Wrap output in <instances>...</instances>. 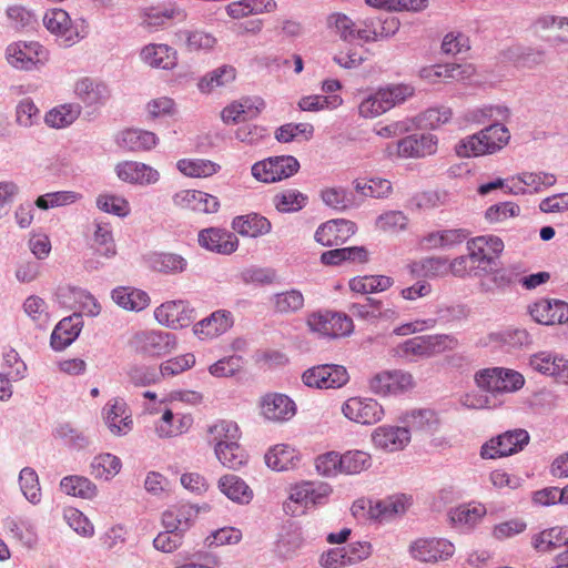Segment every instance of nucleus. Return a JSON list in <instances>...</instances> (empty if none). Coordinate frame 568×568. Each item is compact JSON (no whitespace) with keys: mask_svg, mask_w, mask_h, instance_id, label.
<instances>
[{"mask_svg":"<svg viewBox=\"0 0 568 568\" xmlns=\"http://www.w3.org/2000/svg\"><path fill=\"white\" fill-rule=\"evenodd\" d=\"M215 455L221 464L231 469H237L246 463L247 456L244 449L236 442H229V445L219 443L215 445Z\"/></svg>","mask_w":568,"mask_h":568,"instance_id":"obj_53","label":"nucleus"},{"mask_svg":"<svg viewBox=\"0 0 568 568\" xmlns=\"http://www.w3.org/2000/svg\"><path fill=\"white\" fill-rule=\"evenodd\" d=\"M529 314L542 325L561 324L568 321V303L541 298L529 306Z\"/></svg>","mask_w":568,"mask_h":568,"instance_id":"obj_18","label":"nucleus"},{"mask_svg":"<svg viewBox=\"0 0 568 568\" xmlns=\"http://www.w3.org/2000/svg\"><path fill=\"white\" fill-rule=\"evenodd\" d=\"M400 27L399 20L389 12H379L365 18L358 28L359 40L378 41L393 37Z\"/></svg>","mask_w":568,"mask_h":568,"instance_id":"obj_10","label":"nucleus"},{"mask_svg":"<svg viewBox=\"0 0 568 568\" xmlns=\"http://www.w3.org/2000/svg\"><path fill=\"white\" fill-rule=\"evenodd\" d=\"M463 72L462 65L459 64H435L422 68L419 77L428 83H438L449 80H459L463 78Z\"/></svg>","mask_w":568,"mask_h":568,"instance_id":"obj_49","label":"nucleus"},{"mask_svg":"<svg viewBox=\"0 0 568 568\" xmlns=\"http://www.w3.org/2000/svg\"><path fill=\"white\" fill-rule=\"evenodd\" d=\"M504 58L517 65L532 68L545 61V50L531 47L513 45L504 51Z\"/></svg>","mask_w":568,"mask_h":568,"instance_id":"obj_44","label":"nucleus"},{"mask_svg":"<svg viewBox=\"0 0 568 568\" xmlns=\"http://www.w3.org/2000/svg\"><path fill=\"white\" fill-rule=\"evenodd\" d=\"M477 386L493 397L505 393H514L525 384L524 376L517 371L504 367L485 368L476 373Z\"/></svg>","mask_w":568,"mask_h":568,"instance_id":"obj_4","label":"nucleus"},{"mask_svg":"<svg viewBox=\"0 0 568 568\" xmlns=\"http://www.w3.org/2000/svg\"><path fill=\"white\" fill-rule=\"evenodd\" d=\"M531 544L538 552H549L567 547L557 556V565L552 568H568V527H552L542 530L532 537Z\"/></svg>","mask_w":568,"mask_h":568,"instance_id":"obj_12","label":"nucleus"},{"mask_svg":"<svg viewBox=\"0 0 568 568\" xmlns=\"http://www.w3.org/2000/svg\"><path fill=\"white\" fill-rule=\"evenodd\" d=\"M409 500L410 498L404 494L369 500L367 514L371 518L379 521L388 520L398 514H404Z\"/></svg>","mask_w":568,"mask_h":568,"instance_id":"obj_28","label":"nucleus"},{"mask_svg":"<svg viewBox=\"0 0 568 568\" xmlns=\"http://www.w3.org/2000/svg\"><path fill=\"white\" fill-rule=\"evenodd\" d=\"M376 447L386 452L404 449L410 442V430L407 427L379 426L372 436Z\"/></svg>","mask_w":568,"mask_h":568,"instance_id":"obj_21","label":"nucleus"},{"mask_svg":"<svg viewBox=\"0 0 568 568\" xmlns=\"http://www.w3.org/2000/svg\"><path fill=\"white\" fill-rule=\"evenodd\" d=\"M82 199V195L74 191H57L40 195L36 200V206L41 210H49L71 205Z\"/></svg>","mask_w":568,"mask_h":568,"instance_id":"obj_59","label":"nucleus"},{"mask_svg":"<svg viewBox=\"0 0 568 568\" xmlns=\"http://www.w3.org/2000/svg\"><path fill=\"white\" fill-rule=\"evenodd\" d=\"M202 247L220 254H231L236 251L239 240L233 233L221 229H205L199 233Z\"/></svg>","mask_w":568,"mask_h":568,"instance_id":"obj_25","label":"nucleus"},{"mask_svg":"<svg viewBox=\"0 0 568 568\" xmlns=\"http://www.w3.org/2000/svg\"><path fill=\"white\" fill-rule=\"evenodd\" d=\"M510 139L508 129L501 123L490 124L478 133L462 139L455 146L460 158L493 154L501 150Z\"/></svg>","mask_w":568,"mask_h":568,"instance_id":"obj_1","label":"nucleus"},{"mask_svg":"<svg viewBox=\"0 0 568 568\" xmlns=\"http://www.w3.org/2000/svg\"><path fill=\"white\" fill-rule=\"evenodd\" d=\"M211 442L229 445V442H236L240 438V429L232 420H219L209 429Z\"/></svg>","mask_w":568,"mask_h":568,"instance_id":"obj_63","label":"nucleus"},{"mask_svg":"<svg viewBox=\"0 0 568 568\" xmlns=\"http://www.w3.org/2000/svg\"><path fill=\"white\" fill-rule=\"evenodd\" d=\"M234 320L230 311L219 310L193 326L194 334L201 339H212L226 333Z\"/></svg>","mask_w":568,"mask_h":568,"instance_id":"obj_20","label":"nucleus"},{"mask_svg":"<svg viewBox=\"0 0 568 568\" xmlns=\"http://www.w3.org/2000/svg\"><path fill=\"white\" fill-rule=\"evenodd\" d=\"M298 462L300 456L296 449L285 444L275 445L265 454L266 465L277 471L294 468Z\"/></svg>","mask_w":568,"mask_h":568,"instance_id":"obj_37","label":"nucleus"},{"mask_svg":"<svg viewBox=\"0 0 568 568\" xmlns=\"http://www.w3.org/2000/svg\"><path fill=\"white\" fill-rule=\"evenodd\" d=\"M122 463L119 457L110 453L95 456L90 465L91 475L95 479L110 480L121 470Z\"/></svg>","mask_w":568,"mask_h":568,"instance_id":"obj_50","label":"nucleus"},{"mask_svg":"<svg viewBox=\"0 0 568 568\" xmlns=\"http://www.w3.org/2000/svg\"><path fill=\"white\" fill-rule=\"evenodd\" d=\"M409 551L416 560L435 564L450 558L455 552V547L444 538H419L412 542Z\"/></svg>","mask_w":568,"mask_h":568,"instance_id":"obj_13","label":"nucleus"},{"mask_svg":"<svg viewBox=\"0 0 568 568\" xmlns=\"http://www.w3.org/2000/svg\"><path fill=\"white\" fill-rule=\"evenodd\" d=\"M105 423L112 434L122 436L132 429V419L126 414V404L122 399L108 403L105 408Z\"/></svg>","mask_w":568,"mask_h":568,"instance_id":"obj_32","label":"nucleus"},{"mask_svg":"<svg viewBox=\"0 0 568 568\" xmlns=\"http://www.w3.org/2000/svg\"><path fill=\"white\" fill-rule=\"evenodd\" d=\"M486 515V508L478 503L460 505L448 513L453 527L460 531L473 530Z\"/></svg>","mask_w":568,"mask_h":568,"instance_id":"obj_30","label":"nucleus"},{"mask_svg":"<svg viewBox=\"0 0 568 568\" xmlns=\"http://www.w3.org/2000/svg\"><path fill=\"white\" fill-rule=\"evenodd\" d=\"M489 339L507 351L528 346L532 342L530 334L525 328H507L490 333Z\"/></svg>","mask_w":568,"mask_h":568,"instance_id":"obj_43","label":"nucleus"},{"mask_svg":"<svg viewBox=\"0 0 568 568\" xmlns=\"http://www.w3.org/2000/svg\"><path fill=\"white\" fill-rule=\"evenodd\" d=\"M342 412L346 418L363 425L379 422L384 415L383 407L373 398L352 397L347 399Z\"/></svg>","mask_w":568,"mask_h":568,"instance_id":"obj_15","label":"nucleus"},{"mask_svg":"<svg viewBox=\"0 0 568 568\" xmlns=\"http://www.w3.org/2000/svg\"><path fill=\"white\" fill-rule=\"evenodd\" d=\"M81 113V106L77 103H65L51 109L45 113L44 122L53 129H63L71 125Z\"/></svg>","mask_w":568,"mask_h":568,"instance_id":"obj_46","label":"nucleus"},{"mask_svg":"<svg viewBox=\"0 0 568 568\" xmlns=\"http://www.w3.org/2000/svg\"><path fill=\"white\" fill-rule=\"evenodd\" d=\"M311 331L323 336L337 338L349 335L354 325L351 317L341 313H314L307 318Z\"/></svg>","mask_w":568,"mask_h":568,"instance_id":"obj_9","label":"nucleus"},{"mask_svg":"<svg viewBox=\"0 0 568 568\" xmlns=\"http://www.w3.org/2000/svg\"><path fill=\"white\" fill-rule=\"evenodd\" d=\"M357 231L353 221L336 219L321 224L315 232V241L324 246H334L346 242Z\"/></svg>","mask_w":568,"mask_h":568,"instance_id":"obj_17","label":"nucleus"},{"mask_svg":"<svg viewBox=\"0 0 568 568\" xmlns=\"http://www.w3.org/2000/svg\"><path fill=\"white\" fill-rule=\"evenodd\" d=\"M43 24L48 31L57 37L60 45L72 47L88 34V24L83 19L71 20L69 13L62 9H52L45 12Z\"/></svg>","mask_w":568,"mask_h":568,"instance_id":"obj_3","label":"nucleus"},{"mask_svg":"<svg viewBox=\"0 0 568 568\" xmlns=\"http://www.w3.org/2000/svg\"><path fill=\"white\" fill-rule=\"evenodd\" d=\"M333 488L322 480H302L290 487L287 499L283 504L285 514L298 516L306 509L327 503Z\"/></svg>","mask_w":568,"mask_h":568,"instance_id":"obj_2","label":"nucleus"},{"mask_svg":"<svg viewBox=\"0 0 568 568\" xmlns=\"http://www.w3.org/2000/svg\"><path fill=\"white\" fill-rule=\"evenodd\" d=\"M529 365L534 371L560 378L565 373L567 359L548 352H539L530 357Z\"/></svg>","mask_w":568,"mask_h":568,"instance_id":"obj_42","label":"nucleus"},{"mask_svg":"<svg viewBox=\"0 0 568 568\" xmlns=\"http://www.w3.org/2000/svg\"><path fill=\"white\" fill-rule=\"evenodd\" d=\"M321 197L327 206L338 212L355 209L362 204L361 197H357L352 190L342 186L323 190Z\"/></svg>","mask_w":568,"mask_h":568,"instance_id":"obj_36","label":"nucleus"},{"mask_svg":"<svg viewBox=\"0 0 568 568\" xmlns=\"http://www.w3.org/2000/svg\"><path fill=\"white\" fill-rule=\"evenodd\" d=\"M8 62L21 70H33L48 59L47 50L39 42H19L7 48Z\"/></svg>","mask_w":568,"mask_h":568,"instance_id":"obj_11","label":"nucleus"},{"mask_svg":"<svg viewBox=\"0 0 568 568\" xmlns=\"http://www.w3.org/2000/svg\"><path fill=\"white\" fill-rule=\"evenodd\" d=\"M263 416L273 422L291 419L296 412L295 403L284 394H268L261 404Z\"/></svg>","mask_w":568,"mask_h":568,"instance_id":"obj_29","label":"nucleus"},{"mask_svg":"<svg viewBox=\"0 0 568 568\" xmlns=\"http://www.w3.org/2000/svg\"><path fill=\"white\" fill-rule=\"evenodd\" d=\"M61 490L73 497L93 499L98 495V488L89 478L78 475L65 476L60 481Z\"/></svg>","mask_w":568,"mask_h":568,"instance_id":"obj_45","label":"nucleus"},{"mask_svg":"<svg viewBox=\"0 0 568 568\" xmlns=\"http://www.w3.org/2000/svg\"><path fill=\"white\" fill-rule=\"evenodd\" d=\"M116 143L120 148L128 151H149L155 146L158 138L150 131L128 129L118 135Z\"/></svg>","mask_w":568,"mask_h":568,"instance_id":"obj_34","label":"nucleus"},{"mask_svg":"<svg viewBox=\"0 0 568 568\" xmlns=\"http://www.w3.org/2000/svg\"><path fill=\"white\" fill-rule=\"evenodd\" d=\"M413 386V376L403 371L381 372L369 379V388L382 396L397 395Z\"/></svg>","mask_w":568,"mask_h":568,"instance_id":"obj_16","label":"nucleus"},{"mask_svg":"<svg viewBox=\"0 0 568 568\" xmlns=\"http://www.w3.org/2000/svg\"><path fill=\"white\" fill-rule=\"evenodd\" d=\"M176 206L202 213H215L220 207L216 196L196 190H183L173 196Z\"/></svg>","mask_w":568,"mask_h":568,"instance_id":"obj_23","label":"nucleus"},{"mask_svg":"<svg viewBox=\"0 0 568 568\" xmlns=\"http://www.w3.org/2000/svg\"><path fill=\"white\" fill-rule=\"evenodd\" d=\"M394 284V280L386 275H366L349 281V288L361 294L384 292Z\"/></svg>","mask_w":568,"mask_h":568,"instance_id":"obj_51","label":"nucleus"},{"mask_svg":"<svg viewBox=\"0 0 568 568\" xmlns=\"http://www.w3.org/2000/svg\"><path fill=\"white\" fill-rule=\"evenodd\" d=\"M327 28L334 30L346 42L359 40L358 28L345 13L334 12L326 19Z\"/></svg>","mask_w":568,"mask_h":568,"instance_id":"obj_55","label":"nucleus"},{"mask_svg":"<svg viewBox=\"0 0 568 568\" xmlns=\"http://www.w3.org/2000/svg\"><path fill=\"white\" fill-rule=\"evenodd\" d=\"M529 439L525 429L507 430L486 442L480 448V456L484 459H496L517 454L528 445Z\"/></svg>","mask_w":568,"mask_h":568,"instance_id":"obj_5","label":"nucleus"},{"mask_svg":"<svg viewBox=\"0 0 568 568\" xmlns=\"http://www.w3.org/2000/svg\"><path fill=\"white\" fill-rule=\"evenodd\" d=\"M82 327L83 320L81 313H73L70 316L62 318L51 333V347L57 352L65 349L78 338Z\"/></svg>","mask_w":568,"mask_h":568,"instance_id":"obj_19","label":"nucleus"},{"mask_svg":"<svg viewBox=\"0 0 568 568\" xmlns=\"http://www.w3.org/2000/svg\"><path fill=\"white\" fill-rule=\"evenodd\" d=\"M74 94L87 106L103 105L110 98L109 88L91 78L78 80L74 85Z\"/></svg>","mask_w":568,"mask_h":568,"instance_id":"obj_31","label":"nucleus"},{"mask_svg":"<svg viewBox=\"0 0 568 568\" xmlns=\"http://www.w3.org/2000/svg\"><path fill=\"white\" fill-rule=\"evenodd\" d=\"M232 227L244 236L257 237L267 234L271 231V222L257 214L236 216L232 222Z\"/></svg>","mask_w":568,"mask_h":568,"instance_id":"obj_39","label":"nucleus"},{"mask_svg":"<svg viewBox=\"0 0 568 568\" xmlns=\"http://www.w3.org/2000/svg\"><path fill=\"white\" fill-rule=\"evenodd\" d=\"M404 422L405 427L412 430L435 433L439 427V418L432 409H413L407 413Z\"/></svg>","mask_w":568,"mask_h":568,"instance_id":"obj_47","label":"nucleus"},{"mask_svg":"<svg viewBox=\"0 0 568 568\" xmlns=\"http://www.w3.org/2000/svg\"><path fill=\"white\" fill-rule=\"evenodd\" d=\"M19 485L26 499L38 505L41 501V488L37 471L31 467H24L19 474Z\"/></svg>","mask_w":568,"mask_h":568,"instance_id":"obj_56","label":"nucleus"},{"mask_svg":"<svg viewBox=\"0 0 568 568\" xmlns=\"http://www.w3.org/2000/svg\"><path fill=\"white\" fill-rule=\"evenodd\" d=\"M303 383L313 388H339L349 381L346 368L342 365L322 364L306 369L302 375Z\"/></svg>","mask_w":568,"mask_h":568,"instance_id":"obj_8","label":"nucleus"},{"mask_svg":"<svg viewBox=\"0 0 568 568\" xmlns=\"http://www.w3.org/2000/svg\"><path fill=\"white\" fill-rule=\"evenodd\" d=\"M219 489L229 499L237 504H248L253 498V490L239 476L227 474L219 479Z\"/></svg>","mask_w":568,"mask_h":568,"instance_id":"obj_35","label":"nucleus"},{"mask_svg":"<svg viewBox=\"0 0 568 568\" xmlns=\"http://www.w3.org/2000/svg\"><path fill=\"white\" fill-rule=\"evenodd\" d=\"M94 225L93 247L95 253L106 258L114 257L116 248L110 225L102 222H95Z\"/></svg>","mask_w":568,"mask_h":568,"instance_id":"obj_54","label":"nucleus"},{"mask_svg":"<svg viewBox=\"0 0 568 568\" xmlns=\"http://www.w3.org/2000/svg\"><path fill=\"white\" fill-rule=\"evenodd\" d=\"M174 43L192 52L210 50L215 45L216 40L212 34L201 30H180L174 34Z\"/></svg>","mask_w":568,"mask_h":568,"instance_id":"obj_41","label":"nucleus"},{"mask_svg":"<svg viewBox=\"0 0 568 568\" xmlns=\"http://www.w3.org/2000/svg\"><path fill=\"white\" fill-rule=\"evenodd\" d=\"M154 317L161 325L178 329L194 321V310L185 301H168L155 308Z\"/></svg>","mask_w":568,"mask_h":568,"instance_id":"obj_14","label":"nucleus"},{"mask_svg":"<svg viewBox=\"0 0 568 568\" xmlns=\"http://www.w3.org/2000/svg\"><path fill=\"white\" fill-rule=\"evenodd\" d=\"M111 296L115 304L128 311L140 312L150 303V297L145 292L131 287H116L112 291Z\"/></svg>","mask_w":568,"mask_h":568,"instance_id":"obj_40","label":"nucleus"},{"mask_svg":"<svg viewBox=\"0 0 568 568\" xmlns=\"http://www.w3.org/2000/svg\"><path fill=\"white\" fill-rule=\"evenodd\" d=\"M151 268L162 273H181L186 266V260L175 253H152L148 257Z\"/></svg>","mask_w":568,"mask_h":568,"instance_id":"obj_52","label":"nucleus"},{"mask_svg":"<svg viewBox=\"0 0 568 568\" xmlns=\"http://www.w3.org/2000/svg\"><path fill=\"white\" fill-rule=\"evenodd\" d=\"M97 207L105 213L124 217L130 213L129 202L115 194L103 193L98 195L95 201Z\"/></svg>","mask_w":568,"mask_h":568,"instance_id":"obj_62","label":"nucleus"},{"mask_svg":"<svg viewBox=\"0 0 568 568\" xmlns=\"http://www.w3.org/2000/svg\"><path fill=\"white\" fill-rule=\"evenodd\" d=\"M274 310L282 314L295 313L304 306V296L301 291L292 288L272 296Z\"/></svg>","mask_w":568,"mask_h":568,"instance_id":"obj_58","label":"nucleus"},{"mask_svg":"<svg viewBox=\"0 0 568 568\" xmlns=\"http://www.w3.org/2000/svg\"><path fill=\"white\" fill-rule=\"evenodd\" d=\"M413 87L406 84H395L378 90L379 101H382L385 112L396 104L404 102L414 94Z\"/></svg>","mask_w":568,"mask_h":568,"instance_id":"obj_61","label":"nucleus"},{"mask_svg":"<svg viewBox=\"0 0 568 568\" xmlns=\"http://www.w3.org/2000/svg\"><path fill=\"white\" fill-rule=\"evenodd\" d=\"M447 338L446 335L415 336L398 344L394 352L402 359L415 362L442 353L446 348Z\"/></svg>","mask_w":568,"mask_h":568,"instance_id":"obj_6","label":"nucleus"},{"mask_svg":"<svg viewBox=\"0 0 568 568\" xmlns=\"http://www.w3.org/2000/svg\"><path fill=\"white\" fill-rule=\"evenodd\" d=\"M115 172L120 180L134 184H154L160 179V173L155 169L134 161L119 163L115 168Z\"/></svg>","mask_w":568,"mask_h":568,"instance_id":"obj_27","label":"nucleus"},{"mask_svg":"<svg viewBox=\"0 0 568 568\" xmlns=\"http://www.w3.org/2000/svg\"><path fill=\"white\" fill-rule=\"evenodd\" d=\"M131 345L142 355L160 357L175 349L176 337L164 331H141L134 334Z\"/></svg>","mask_w":568,"mask_h":568,"instance_id":"obj_7","label":"nucleus"},{"mask_svg":"<svg viewBox=\"0 0 568 568\" xmlns=\"http://www.w3.org/2000/svg\"><path fill=\"white\" fill-rule=\"evenodd\" d=\"M307 202V196L297 190H286L276 194L273 203L278 212L293 213L302 210Z\"/></svg>","mask_w":568,"mask_h":568,"instance_id":"obj_60","label":"nucleus"},{"mask_svg":"<svg viewBox=\"0 0 568 568\" xmlns=\"http://www.w3.org/2000/svg\"><path fill=\"white\" fill-rule=\"evenodd\" d=\"M178 170L190 178H209L217 173L220 164L206 159H181L176 163Z\"/></svg>","mask_w":568,"mask_h":568,"instance_id":"obj_48","label":"nucleus"},{"mask_svg":"<svg viewBox=\"0 0 568 568\" xmlns=\"http://www.w3.org/2000/svg\"><path fill=\"white\" fill-rule=\"evenodd\" d=\"M304 536L301 526L287 521L281 527L274 545V551L283 559L292 558L304 545Z\"/></svg>","mask_w":568,"mask_h":568,"instance_id":"obj_24","label":"nucleus"},{"mask_svg":"<svg viewBox=\"0 0 568 568\" xmlns=\"http://www.w3.org/2000/svg\"><path fill=\"white\" fill-rule=\"evenodd\" d=\"M142 60L151 67L172 70L178 63L176 51L168 44H149L141 51Z\"/></svg>","mask_w":568,"mask_h":568,"instance_id":"obj_33","label":"nucleus"},{"mask_svg":"<svg viewBox=\"0 0 568 568\" xmlns=\"http://www.w3.org/2000/svg\"><path fill=\"white\" fill-rule=\"evenodd\" d=\"M437 149V138L430 133L412 134L397 142V152L403 158H424L434 154Z\"/></svg>","mask_w":568,"mask_h":568,"instance_id":"obj_22","label":"nucleus"},{"mask_svg":"<svg viewBox=\"0 0 568 568\" xmlns=\"http://www.w3.org/2000/svg\"><path fill=\"white\" fill-rule=\"evenodd\" d=\"M465 229H449L428 233L423 237V243L428 248H452L462 244L468 237Z\"/></svg>","mask_w":568,"mask_h":568,"instance_id":"obj_38","label":"nucleus"},{"mask_svg":"<svg viewBox=\"0 0 568 568\" xmlns=\"http://www.w3.org/2000/svg\"><path fill=\"white\" fill-rule=\"evenodd\" d=\"M6 14L10 26L16 30L32 29L37 23L36 14L23 6H10Z\"/></svg>","mask_w":568,"mask_h":568,"instance_id":"obj_64","label":"nucleus"},{"mask_svg":"<svg viewBox=\"0 0 568 568\" xmlns=\"http://www.w3.org/2000/svg\"><path fill=\"white\" fill-rule=\"evenodd\" d=\"M372 466V457L363 450H348L342 455L341 473L356 475Z\"/></svg>","mask_w":568,"mask_h":568,"instance_id":"obj_57","label":"nucleus"},{"mask_svg":"<svg viewBox=\"0 0 568 568\" xmlns=\"http://www.w3.org/2000/svg\"><path fill=\"white\" fill-rule=\"evenodd\" d=\"M199 509L190 504L173 505L162 514V525L170 531L184 532L190 529Z\"/></svg>","mask_w":568,"mask_h":568,"instance_id":"obj_26","label":"nucleus"}]
</instances>
